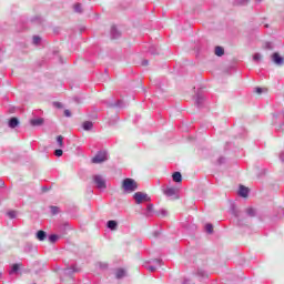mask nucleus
I'll list each match as a JSON object with an SVG mask.
<instances>
[{
	"mask_svg": "<svg viewBox=\"0 0 284 284\" xmlns=\"http://www.w3.org/2000/svg\"><path fill=\"white\" fill-rule=\"evenodd\" d=\"M122 189L128 194H131V192H135V190H139V183H136V181H134L130 178H126L122 182Z\"/></svg>",
	"mask_w": 284,
	"mask_h": 284,
	"instance_id": "nucleus-1",
	"label": "nucleus"
},
{
	"mask_svg": "<svg viewBox=\"0 0 284 284\" xmlns=\"http://www.w3.org/2000/svg\"><path fill=\"white\" fill-rule=\"evenodd\" d=\"M108 161V153L105 151H100L95 156L92 158V163H105Z\"/></svg>",
	"mask_w": 284,
	"mask_h": 284,
	"instance_id": "nucleus-2",
	"label": "nucleus"
},
{
	"mask_svg": "<svg viewBox=\"0 0 284 284\" xmlns=\"http://www.w3.org/2000/svg\"><path fill=\"white\" fill-rule=\"evenodd\" d=\"M133 199L135 200V203L138 205H141V203H145V202L150 201V196H148V194H145L143 192L134 193Z\"/></svg>",
	"mask_w": 284,
	"mask_h": 284,
	"instance_id": "nucleus-3",
	"label": "nucleus"
},
{
	"mask_svg": "<svg viewBox=\"0 0 284 284\" xmlns=\"http://www.w3.org/2000/svg\"><path fill=\"white\" fill-rule=\"evenodd\" d=\"M93 181L99 190H105L108 185L105 184V179L101 175H94Z\"/></svg>",
	"mask_w": 284,
	"mask_h": 284,
	"instance_id": "nucleus-4",
	"label": "nucleus"
},
{
	"mask_svg": "<svg viewBox=\"0 0 284 284\" xmlns=\"http://www.w3.org/2000/svg\"><path fill=\"white\" fill-rule=\"evenodd\" d=\"M239 194L240 196L247 199V194H250V189H247L246 186L240 185Z\"/></svg>",
	"mask_w": 284,
	"mask_h": 284,
	"instance_id": "nucleus-5",
	"label": "nucleus"
},
{
	"mask_svg": "<svg viewBox=\"0 0 284 284\" xmlns=\"http://www.w3.org/2000/svg\"><path fill=\"white\" fill-rule=\"evenodd\" d=\"M164 194H165V196H175V194H176V189L175 187H166L165 190H164Z\"/></svg>",
	"mask_w": 284,
	"mask_h": 284,
	"instance_id": "nucleus-6",
	"label": "nucleus"
},
{
	"mask_svg": "<svg viewBox=\"0 0 284 284\" xmlns=\"http://www.w3.org/2000/svg\"><path fill=\"white\" fill-rule=\"evenodd\" d=\"M172 179L175 183H181V181H183V176L181 175V172H174L172 175Z\"/></svg>",
	"mask_w": 284,
	"mask_h": 284,
	"instance_id": "nucleus-7",
	"label": "nucleus"
},
{
	"mask_svg": "<svg viewBox=\"0 0 284 284\" xmlns=\"http://www.w3.org/2000/svg\"><path fill=\"white\" fill-rule=\"evenodd\" d=\"M273 61L276 63V65H282L283 63V58L278 53L273 54Z\"/></svg>",
	"mask_w": 284,
	"mask_h": 284,
	"instance_id": "nucleus-8",
	"label": "nucleus"
},
{
	"mask_svg": "<svg viewBox=\"0 0 284 284\" xmlns=\"http://www.w3.org/2000/svg\"><path fill=\"white\" fill-rule=\"evenodd\" d=\"M30 123L31 125H33V128H37L43 123V119L42 118L33 119V120H30Z\"/></svg>",
	"mask_w": 284,
	"mask_h": 284,
	"instance_id": "nucleus-9",
	"label": "nucleus"
},
{
	"mask_svg": "<svg viewBox=\"0 0 284 284\" xmlns=\"http://www.w3.org/2000/svg\"><path fill=\"white\" fill-rule=\"evenodd\" d=\"M17 125H19V119H17V118H11V119L9 120V128L14 129V128H17Z\"/></svg>",
	"mask_w": 284,
	"mask_h": 284,
	"instance_id": "nucleus-10",
	"label": "nucleus"
},
{
	"mask_svg": "<svg viewBox=\"0 0 284 284\" xmlns=\"http://www.w3.org/2000/svg\"><path fill=\"white\" fill-rule=\"evenodd\" d=\"M82 128L85 131L92 130V128H94V124L91 121H85L82 123Z\"/></svg>",
	"mask_w": 284,
	"mask_h": 284,
	"instance_id": "nucleus-11",
	"label": "nucleus"
},
{
	"mask_svg": "<svg viewBox=\"0 0 284 284\" xmlns=\"http://www.w3.org/2000/svg\"><path fill=\"white\" fill-rule=\"evenodd\" d=\"M125 276V270H123V268H118L116 271H115V277L116 278H123Z\"/></svg>",
	"mask_w": 284,
	"mask_h": 284,
	"instance_id": "nucleus-12",
	"label": "nucleus"
},
{
	"mask_svg": "<svg viewBox=\"0 0 284 284\" xmlns=\"http://www.w3.org/2000/svg\"><path fill=\"white\" fill-rule=\"evenodd\" d=\"M215 54L216 57H223V54H225V49H223V47H215Z\"/></svg>",
	"mask_w": 284,
	"mask_h": 284,
	"instance_id": "nucleus-13",
	"label": "nucleus"
},
{
	"mask_svg": "<svg viewBox=\"0 0 284 284\" xmlns=\"http://www.w3.org/2000/svg\"><path fill=\"white\" fill-rule=\"evenodd\" d=\"M47 233H45V231H38V233H37V239H38V241H43L44 239H47Z\"/></svg>",
	"mask_w": 284,
	"mask_h": 284,
	"instance_id": "nucleus-14",
	"label": "nucleus"
},
{
	"mask_svg": "<svg viewBox=\"0 0 284 284\" xmlns=\"http://www.w3.org/2000/svg\"><path fill=\"white\" fill-rule=\"evenodd\" d=\"M255 94H257V97H261V94H263V92H267V88H255Z\"/></svg>",
	"mask_w": 284,
	"mask_h": 284,
	"instance_id": "nucleus-15",
	"label": "nucleus"
},
{
	"mask_svg": "<svg viewBox=\"0 0 284 284\" xmlns=\"http://www.w3.org/2000/svg\"><path fill=\"white\" fill-rule=\"evenodd\" d=\"M108 227H109V230H116V221L110 220L108 222Z\"/></svg>",
	"mask_w": 284,
	"mask_h": 284,
	"instance_id": "nucleus-16",
	"label": "nucleus"
},
{
	"mask_svg": "<svg viewBox=\"0 0 284 284\" xmlns=\"http://www.w3.org/2000/svg\"><path fill=\"white\" fill-rule=\"evenodd\" d=\"M59 241V235L52 234L49 236V242L50 243H57Z\"/></svg>",
	"mask_w": 284,
	"mask_h": 284,
	"instance_id": "nucleus-17",
	"label": "nucleus"
},
{
	"mask_svg": "<svg viewBox=\"0 0 284 284\" xmlns=\"http://www.w3.org/2000/svg\"><path fill=\"white\" fill-rule=\"evenodd\" d=\"M253 61H255L256 63H258V61H263V55L260 53H255L253 55Z\"/></svg>",
	"mask_w": 284,
	"mask_h": 284,
	"instance_id": "nucleus-18",
	"label": "nucleus"
},
{
	"mask_svg": "<svg viewBox=\"0 0 284 284\" xmlns=\"http://www.w3.org/2000/svg\"><path fill=\"white\" fill-rule=\"evenodd\" d=\"M246 214H247V216H255L256 211L253 207H247Z\"/></svg>",
	"mask_w": 284,
	"mask_h": 284,
	"instance_id": "nucleus-19",
	"label": "nucleus"
},
{
	"mask_svg": "<svg viewBox=\"0 0 284 284\" xmlns=\"http://www.w3.org/2000/svg\"><path fill=\"white\" fill-rule=\"evenodd\" d=\"M57 143L59 144V148H63V135L57 136Z\"/></svg>",
	"mask_w": 284,
	"mask_h": 284,
	"instance_id": "nucleus-20",
	"label": "nucleus"
},
{
	"mask_svg": "<svg viewBox=\"0 0 284 284\" xmlns=\"http://www.w3.org/2000/svg\"><path fill=\"white\" fill-rule=\"evenodd\" d=\"M205 230L209 234H212V232H214V226L212 224H206Z\"/></svg>",
	"mask_w": 284,
	"mask_h": 284,
	"instance_id": "nucleus-21",
	"label": "nucleus"
},
{
	"mask_svg": "<svg viewBox=\"0 0 284 284\" xmlns=\"http://www.w3.org/2000/svg\"><path fill=\"white\" fill-rule=\"evenodd\" d=\"M7 216H9V219H17V211H9Z\"/></svg>",
	"mask_w": 284,
	"mask_h": 284,
	"instance_id": "nucleus-22",
	"label": "nucleus"
},
{
	"mask_svg": "<svg viewBox=\"0 0 284 284\" xmlns=\"http://www.w3.org/2000/svg\"><path fill=\"white\" fill-rule=\"evenodd\" d=\"M73 8H74L75 12H83V10L81 9V4L80 3L74 4Z\"/></svg>",
	"mask_w": 284,
	"mask_h": 284,
	"instance_id": "nucleus-23",
	"label": "nucleus"
},
{
	"mask_svg": "<svg viewBox=\"0 0 284 284\" xmlns=\"http://www.w3.org/2000/svg\"><path fill=\"white\" fill-rule=\"evenodd\" d=\"M54 154H55V156H63V150L57 149V150L54 151Z\"/></svg>",
	"mask_w": 284,
	"mask_h": 284,
	"instance_id": "nucleus-24",
	"label": "nucleus"
},
{
	"mask_svg": "<svg viewBox=\"0 0 284 284\" xmlns=\"http://www.w3.org/2000/svg\"><path fill=\"white\" fill-rule=\"evenodd\" d=\"M19 267H21V264H13L12 272H19Z\"/></svg>",
	"mask_w": 284,
	"mask_h": 284,
	"instance_id": "nucleus-25",
	"label": "nucleus"
},
{
	"mask_svg": "<svg viewBox=\"0 0 284 284\" xmlns=\"http://www.w3.org/2000/svg\"><path fill=\"white\" fill-rule=\"evenodd\" d=\"M52 214H59V207L58 206H51Z\"/></svg>",
	"mask_w": 284,
	"mask_h": 284,
	"instance_id": "nucleus-26",
	"label": "nucleus"
},
{
	"mask_svg": "<svg viewBox=\"0 0 284 284\" xmlns=\"http://www.w3.org/2000/svg\"><path fill=\"white\" fill-rule=\"evenodd\" d=\"M64 116H68V118L72 116V113L70 112V110H64Z\"/></svg>",
	"mask_w": 284,
	"mask_h": 284,
	"instance_id": "nucleus-27",
	"label": "nucleus"
},
{
	"mask_svg": "<svg viewBox=\"0 0 284 284\" xmlns=\"http://www.w3.org/2000/svg\"><path fill=\"white\" fill-rule=\"evenodd\" d=\"M39 41H41V38H39V37H33V42H34V43H39Z\"/></svg>",
	"mask_w": 284,
	"mask_h": 284,
	"instance_id": "nucleus-28",
	"label": "nucleus"
},
{
	"mask_svg": "<svg viewBox=\"0 0 284 284\" xmlns=\"http://www.w3.org/2000/svg\"><path fill=\"white\" fill-rule=\"evenodd\" d=\"M156 271V267L154 266H149V272H155Z\"/></svg>",
	"mask_w": 284,
	"mask_h": 284,
	"instance_id": "nucleus-29",
	"label": "nucleus"
},
{
	"mask_svg": "<svg viewBox=\"0 0 284 284\" xmlns=\"http://www.w3.org/2000/svg\"><path fill=\"white\" fill-rule=\"evenodd\" d=\"M154 263H156L158 265H161V260H154Z\"/></svg>",
	"mask_w": 284,
	"mask_h": 284,
	"instance_id": "nucleus-30",
	"label": "nucleus"
},
{
	"mask_svg": "<svg viewBox=\"0 0 284 284\" xmlns=\"http://www.w3.org/2000/svg\"><path fill=\"white\" fill-rule=\"evenodd\" d=\"M3 181L0 180V187H3Z\"/></svg>",
	"mask_w": 284,
	"mask_h": 284,
	"instance_id": "nucleus-31",
	"label": "nucleus"
}]
</instances>
